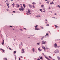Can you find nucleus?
Returning a JSON list of instances; mask_svg holds the SVG:
<instances>
[{
	"label": "nucleus",
	"instance_id": "57",
	"mask_svg": "<svg viewBox=\"0 0 60 60\" xmlns=\"http://www.w3.org/2000/svg\"><path fill=\"white\" fill-rule=\"evenodd\" d=\"M53 18H54V19H55L56 18H55V17H53Z\"/></svg>",
	"mask_w": 60,
	"mask_h": 60
},
{
	"label": "nucleus",
	"instance_id": "30",
	"mask_svg": "<svg viewBox=\"0 0 60 60\" xmlns=\"http://www.w3.org/2000/svg\"><path fill=\"white\" fill-rule=\"evenodd\" d=\"M5 60H7V58H6L4 59Z\"/></svg>",
	"mask_w": 60,
	"mask_h": 60
},
{
	"label": "nucleus",
	"instance_id": "59",
	"mask_svg": "<svg viewBox=\"0 0 60 60\" xmlns=\"http://www.w3.org/2000/svg\"><path fill=\"white\" fill-rule=\"evenodd\" d=\"M42 55H44V53H42Z\"/></svg>",
	"mask_w": 60,
	"mask_h": 60
},
{
	"label": "nucleus",
	"instance_id": "1",
	"mask_svg": "<svg viewBox=\"0 0 60 60\" xmlns=\"http://www.w3.org/2000/svg\"><path fill=\"white\" fill-rule=\"evenodd\" d=\"M54 47L55 48H57V49H58L60 47L59 46H57V44L56 43L54 44Z\"/></svg>",
	"mask_w": 60,
	"mask_h": 60
},
{
	"label": "nucleus",
	"instance_id": "31",
	"mask_svg": "<svg viewBox=\"0 0 60 60\" xmlns=\"http://www.w3.org/2000/svg\"><path fill=\"white\" fill-rule=\"evenodd\" d=\"M49 26V24H47L46 25V26Z\"/></svg>",
	"mask_w": 60,
	"mask_h": 60
},
{
	"label": "nucleus",
	"instance_id": "15",
	"mask_svg": "<svg viewBox=\"0 0 60 60\" xmlns=\"http://www.w3.org/2000/svg\"><path fill=\"white\" fill-rule=\"evenodd\" d=\"M32 50L33 51V52H34V51H35V50H34V48H33Z\"/></svg>",
	"mask_w": 60,
	"mask_h": 60
},
{
	"label": "nucleus",
	"instance_id": "36",
	"mask_svg": "<svg viewBox=\"0 0 60 60\" xmlns=\"http://www.w3.org/2000/svg\"><path fill=\"white\" fill-rule=\"evenodd\" d=\"M33 7V8H35V7L34 5H33V7Z\"/></svg>",
	"mask_w": 60,
	"mask_h": 60
},
{
	"label": "nucleus",
	"instance_id": "13",
	"mask_svg": "<svg viewBox=\"0 0 60 60\" xmlns=\"http://www.w3.org/2000/svg\"><path fill=\"white\" fill-rule=\"evenodd\" d=\"M14 56H15V59H17V56H16V55H15Z\"/></svg>",
	"mask_w": 60,
	"mask_h": 60
},
{
	"label": "nucleus",
	"instance_id": "22",
	"mask_svg": "<svg viewBox=\"0 0 60 60\" xmlns=\"http://www.w3.org/2000/svg\"><path fill=\"white\" fill-rule=\"evenodd\" d=\"M38 26V25H36L35 26V28H36V27H37Z\"/></svg>",
	"mask_w": 60,
	"mask_h": 60
},
{
	"label": "nucleus",
	"instance_id": "12",
	"mask_svg": "<svg viewBox=\"0 0 60 60\" xmlns=\"http://www.w3.org/2000/svg\"><path fill=\"white\" fill-rule=\"evenodd\" d=\"M40 10L41 12H43V11H42V9H40Z\"/></svg>",
	"mask_w": 60,
	"mask_h": 60
},
{
	"label": "nucleus",
	"instance_id": "28",
	"mask_svg": "<svg viewBox=\"0 0 60 60\" xmlns=\"http://www.w3.org/2000/svg\"><path fill=\"white\" fill-rule=\"evenodd\" d=\"M55 27H56L57 28V27H58L57 26V25H55Z\"/></svg>",
	"mask_w": 60,
	"mask_h": 60
},
{
	"label": "nucleus",
	"instance_id": "54",
	"mask_svg": "<svg viewBox=\"0 0 60 60\" xmlns=\"http://www.w3.org/2000/svg\"><path fill=\"white\" fill-rule=\"evenodd\" d=\"M49 9H51V8H50V7H49Z\"/></svg>",
	"mask_w": 60,
	"mask_h": 60
},
{
	"label": "nucleus",
	"instance_id": "52",
	"mask_svg": "<svg viewBox=\"0 0 60 60\" xmlns=\"http://www.w3.org/2000/svg\"><path fill=\"white\" fill-rule=\"evenodd\" d=\"M46 48L47 49H49V48L48 47H46Z\"/></svg>",
	"mask_w": 60,
	"mask_h": 60
},
{
	"label": "nucleus",
	"instance_id": "39",
	"mask_svg": "<svg viewBox=\"0 0 60 60\" xmlns=\"http://www.w3.org/2000/svg\"><path fill=\"white\" fill-rule=\"evenodd\" d=\"M44 51H45H45L46 50V49H44Z\"/></svg>",
	"mask_w": 60,
	"mask_h": 60
},
{
	"label": "nucleus",
	"instance_id": "8",
	"mask_svg": "<svg viewBox=\"0 0 60 60\" xmlns=\"http://www.w3.org/2000/svg\"><path fill=\"white\" fill-rule=\"evenodd\" d=\"M38 50L39 51H41V50L40 49V48H39L38 49Z\"/></svg>",
	"mask_w": 60,
	"mask_h": 60
},
{
	"label": "nucleus",
	"instance_id": "7",
	"mask_svg": "<svg viewBox=\"0 0 60 60\" xmlns=\"http://www.w3.org/2000/svg\"><path fill=\"white\" fill-rule=\"evenodd\" d=\"M16 51H15L13 52V54H14L15 55V54H16Z\"/></svg>",
	"mask_w": 60,
	"mask_h": 60
},
{
	"label": "nucleus",
	"instance_id": "3",
	"mask_svg": "<svg viewBox=\"0 0 60 60\" xmlns=\"http://www.w3.org/2000/svg\"><path fill=\"white\" fill-rule=\"evenodd\" d=\"M28 13H29V14H31V13H30V11H31L30 9H28Z\"/></svg>",
	"mask_w": 60,
	"mask_h": 60
},
{
	"label": "nucleus",
	"instance_id": "26",
	"mask_svg": "<svg viewBox=\"0 0 60 60\" xmlns=\"http://www.w3.org/2000/svg\"><path fill=\"white\" fill-rule=\"evenodd\" d=\"M15 4H14V3H13L12 4V5H13V7H14V5Z\"/></svg>",
	"mask_w": 60,
	"mask_h": 60
},
{
	"label": "nucleus",
	"instance_id": "48",
	"mask_svg": "<svg viewBox=\"0 0 60 60\" xmlns=\"http://www.w3.org/2000/svg\"><path fill=\"white\" fill-rule=\"evenodd\" d=\"M13 12H14V13H15V11H13Z\"/></svg>",
	"mask_w": 60,
	"mask_h": 60
},
{
	"label": "nucleus",
	"instance_id": "35",
	"mask_svg": "<svg viewBox=\"0 0 60 60\" xmlns=\"http://www.w3.org/2000/svg\"><path fill=\"white\" fill-rule=\"evenodd\" d=\"M9 3H8H8H7V6H9Z\"/></svg>",
	"mask_w": 60,
	"mask_h": 60
},
{
	"label": "nucleus",
	"instance_id": "37",
	"mask_svg": "<svg viewBox=\"0 0 60 60\" xmlns=\"http://www.w3.org/2000/svg\"><path fill=\"white\" fill-rule=\"evenodd\" d=\"M52 4H54V2H53L52 1Z\"/></svg>",
	"mask_w": 60,
	"mask_h": 60
},
{
	"label": "nucleus",
	"instance_id": "44",
	"mask_svg": "<svg viewBox=\"0 0 60 60\" xmlns=\"http://www.w3.org/2000/svg\"><path fill=\"white\" fill-rule=\"evenodd\" d=\"M10 27H12V26H9Z\"/></svg>",
	"mask_w": 60,
	"mask_h": 60
},
{
	"label": "nucleus",
	"instance_id": "24",
	"mask_svg": "<svg viewBox=\"0 0 60 60\" xmlns=\"http://www.w3.org/2000/svg\"><path fill=\"white\" fill-rule=\"evenodd\" d=\"M9 49L10 50H13V49H11V48H9Z\"/></svg>",
	"mask_w": 60,
	"mask_h": 60
},
{
	"label": "nucleus",
	"instance_id": "45",
	"mask_svg": "<svg viewBox=\"0 0 60 60\" xmlns=\"http://www.w3.org/2000/svg\"><path fill=\"white\" fill-rule=\"evenodd\" d=\"M45 21H47V22H48V20H47V19H45Z\"/></svg>",
	"mask_w": 60,
	"mask_h": 60
},
{
	"label": "nucleus",
	"instance_id": "5",
	"mask_svg": "<svg viewBox=\"0 0 60 60\" xmlns=\"http://www.w3.org/2000/svg\"><path fill=\"white\" fill-rule=\"evenodd\" d=\"M22 50L23 52H22V53H25V52L24 51V49H22Z\"/></svg>",
	"mask_w": 60,
	"mask_h": 60
},
{
	"label": "nucleus",
	"instance_id": "62",
	"mask_svg": "<svg viewBox=\"0 0 60 60\" xmlns=\"http://www.w3.org/2000/svg\"><path fill=\"white\" fill-rule=\"evenodd\" d=\"M50 12H51V13H52V11H50Z\"/></svg>",
	"mask_w": 60,
	"mask_h": 60
},
{
	"label": "nucleus",
	"instance_id": "41",
	"mask_svg": "<svg viewBox=\"0 0 60 60\" xmlns=\"http://www.w3.org/2000/svg\"><path fill=\"white\" fill-rule=\"evenodd\" d=\"M21 8H23V6H22V5H21Z\"/></svg>",
	"mask_w": 60,
	"mask_h": 60
},
{
	"label": "nucleus",
	"instance_id": "40",
	"mask_svg": "<svg viewBox=\"0 0 60 60\" xmlns=\"http://www.w3.org/2000/svg\"><path fill=\"white\" fill-rule=\"evenodd\" d=\"M46 35H49V34L48 33H46Z\"/></svg>",
	"mask_w": 60,
	"mask_h": 60
},
{
	"label": "nucleus",
	"instance_id": "43",
	"mask_svg": "<svg viewBox=\"0 0 60 60\" xmlns=\"http://www.w3.org/2000/svg\"><path fill=\"white\" fill-rule=\"evenodd\" d=\"M21 45L22 46L23 45H22V42H21Z\"/></svg>",
	"mask_w": 60,
	"mask_h": 60
},
{
	"label": "nucleus",
	"instance_id": "6",
	"mask_svg": "<svg viewBox=\"0 0 60 60\" xmlns=\"http://www.w3.org/2000/svg\"><path fill=\"white\" fill-rule=\"evenodd\" d=\"M46 41H45L44 42V43H41L42 44H46Z\"/></svg>",
	"mask_w": 60,
	"mask_h": 60
},
{
	"label": "nucleus",
	"instance_id": "29",
	"mask_svg": "<svg viewBox=\"0 0 60 60\" xmlns=\"http://www.w3.org/2000/svg\"><path fill=\"white\" fill-rule=\"evenodd\" d=\"M49 1H47L46 2V3L47 4H49Z\"/></svg>",
	"mask_w": 60,
	"mask_h": 60
},
{
	"label": "nucleus",
	"instance_id": "20",
	"mask_svg": "<svg viewBox=\"0 0 60 60\" xmlns=\"http://www.w3.org/2000/svg\"><path fill=\"white\" fill-rule=\"evenodd\" d=\"M32 4H34H34H36V3L34 2H33L32 3Z\"/></svg>",
	"mask_w": 60,
	"mask_h": 60
},
{
	"label": "nucleus",
	"instance_id": "64",
	"mask_svg": "<svg viewBox=\"0 0 60 60\" xmlns=\"http://www.w3.org/2000/svg\"><path fill=\"white\" fill-rule=\"evenodd\" d=\"M49 58H51V57H50V56H49Z\"/></svg>",
	"mask_w": 60,
	"mask_h": 60
},
{
	"label": "nucleus",
	"instance_id": "19",
	"mask_svg": "<svg viewBox=\"0 0 60 60\" xmlns=\"http://www.w3.org/2000/svg\"><path fill=\"white\" fill-rule=\"evenodd\" d=\"M44 5H41V7H44Z\"/></svg>",
	"mask_w": 60,
	"mask_h": 60
},
{
	"label": "nucleus",
	"instance_id": "25",
	"mask_svg": "<svg viewBox=\"0 0 60 60\" xmlns=\"http://www.w3.org/2000/svg\"><path fill=\"white\" fill-rule=\"evenodd\" d=\"M23 6H24V8H25V7H26V6H25V4H23Z\"/></svg>",
	"mask_w": 60,
	"mask_h": 60
},
{
	"label": "nucleus",
	"instance_id": "38",
	"mask_svg": "<svg viewBox=\"0 0 60 60\" xmlns=\"http://www.w3.org/2000/svg\"><path fill=\"white\" fill-rule=\"evenodd\" d=\"M43 58L42 57H41L40 58V59H42Z\"/></svg>",
	"mask_w": 60,
	"mask_h": 60
},
{
	"label": "nucleus",
	"instance_id": "4",
	"mask_svg": "<svg viewBox=\"0 0 60 60\" xmlns=\"http://www.w3.org/2000/svg\"><path fill=\"white\" fill-rule=\"evenodd\" d=\"M19 10L20 11H22V10H24V8H19Z\"/></svg>",
	"mask_w": 60,
	"mask_h": 60
},
{
	"label": "nucleus",
	"instance_id": "51",
	"mask_svg": "<svg viewBox=\"0 0 60 60\" xmlns=\"http://www.w3.org/2000/svg\"><path fill=\"white\" fill-rule=\"evenodd\" d=\"M45 24H47V22H45Z\"/></svg>",
	"mask_w": 60,
	"mask_h": 60
},
{
	"label": "nucleus",
	"instance_id": "10",
	"mask_svg": "<svg viewBox=\"0 0 60 60\" xmlns=\"http://www.w3.org/2000/svg\"><path fill=\"white\" fill-rule=\"evenodd\" d=\"M35 30H37V31H38V30H40V29H37V28H36L35 29Z\"/></svg>",
	"mask_w": 60,
	"mask_h": 60
},
{
	"label": "nucleus",
	"instance_id": "33",
	"mask_svg": "<svg viewBox=\"0 0 60 60\" xmlns=\"http://www.w3.org/2000/svg\"><path fill=\"white\" fill-rule=\"evenodd\" d=\"M20 30L21 31H23V30L22 29H20Z\"/></svg>",
	"mask_w": 60,
	"mask_h": 60
},
{
	"label": "nucleus",
	"instance_id": "17",
	"mask_svg": "<svg viewBox=\"0 0 60 60\" xmlns=\"http://www.w3.org/2000/svg\"><path fill=\"white\" fill-rule=\"evenodd\" d=\"M29 7H30V8H31V7H32V5H29Z\"/></svg>",
	"mask_w": 60,
	"mask_h": 60
},
{
	"label": "nucleus",
	"instance_id": "16",
	"mask_svg": "<svg viewBox=\"0 0 60 60\" xmlns=\"http://www.w3.org/2000/svg\"><path fill=\"white\" fill-rule=\"evenodd\" d=\"M41 17L40 15H37L36 16V17H37V18H39V17Z\"/></svg>",
	"mask_w": 60,
	"mask_h": 60
},
{
	"label": "nucleus",
	"instance_id": "42",
	"mask_svg": "<svg viewBox=\"0 0 60 60\" xmlns=\"http://www.w3.org/2000/svg\"><path fill=\"white\" fill-rule=\"evenodd\" d=\"M2 51H3V52H4L5 50H4L3 49V50H2Z\"/></svg>",
	"mask_w": 60,
	"mask_h": 60
},
{
	"label": "nucleus",
	"instance_id": "21",
	"mask_svg": "<svg viewBox=\"0 0 60 60\" xmlns=\"http://www.w3.org/2000/svg\"><path fill=\"white\" fill-rule=\"evenodd\" d=\"M57 7H59V8H60V5H57Z\"/></svg>",
	"mask_w": 60,
	"mask_h": 60
},
{
	"label": "nucleus",
	"instance_id": "47",
	"mask_svg": "<svg viewBox=\"0 0 60 60\" xmlns=\"http://www.w3.org/2000/svg\"><path fill=\"white\" fill-rule=\"evenodd\" d=\"M46 36H46V35L45 36V38H46L47 37Z\"/></svg>",
	"mask_w": 60,
	"mask_h": 60
},
{
	"label": "nucleus",
	"instance_id": "56",
	"mask_svg": "<svg viewBox=\"0 0 60 60\" xmlns=\"http://www.w3.org/2000/svg\"><path fill=\"white\" fill-rule=\"evenodd\" d=\"M26 14H27V15H29V14H28V13H27Z\"/></svg>",
	"mask_w": 60,
	"mask_h": 60
},
{
	"label": "nucleus",
	"instance_id": "58",
	"mask_svg": "<svg viewBox=\"0 0 60 60\" xmlns=\"http://www.w3.org/2000/svg\"><path fill=\"white\" fill-rule=\"evenodd\" d=\"M43 12H45V11H43Z\"/></svg>",
	"mask_w": 60,
	"mask_h": 60
},
{
	"label": "nucleus",
	"instance_id": "63",
	"mask_svg": "<svg viewBox=\"0 0 60 60\" xmlns=\"http://www.w3.org/2000/svg\"><path fill=\"white\" fill-rule=\"evenodd\" d=\"M53 60H56V59H53Z\"/></svg>",
	"mask_w": 60,
	"mask_h": 60
},
{
	"label": "nucleus",
	"instance_id": "49",
	"mask_svg": "<svg viewBox=\"0 0 60 60\" xmlns=\"http://www.w3.org/2000/svg\"><path fill=\"white\" fill-rule=\"evenodd\" d=\"M57 14H56V13H55V14H54V15H57Z\"/></svg>",
	"mask_w": 60,
	"mask_h": 60
},
{
	"label": "nucleus",
	"instance_id": "60",
	"mask_svg": "<svg viewBox=\"0 0 60 60\" xmlns=\"http://www.w3.org/2000/svg\"><path fill=\"white\" fill-rule=\"evenodd\" d=\"M6 35V37H7V38L8 37V36Z\"/></svg>",
	"mask_w": 60,
	"mask_h": 60
},
{
	"label": "nucleus",
	"instance_id": "50",
	"mask_svg": "<svg viewBox=\"0 0 60 60\" xmlns=\"http://www.w3.org/2000/svg\"><path fill=\"white\" fill-rule=\"evenodd\" d=\"M44 41H42V43H44Z\"/></svg>",
	"mask_w": 60,
	"mask_h": 60
},
{
	"label": "nucleus",
	"instance_id": "34",
	"mask_svg": "<svg viewBox=\"0 0 60 60\" xmlns=\"http://www.w3.org/2000/svg\"><path fill=\"white\" fill-rule=\"evenodd\" d=\"M42 48H43V49H45V47H43H43H42Z\"/></svg>",
	"mask_w": 60,
	"mask_h": 60
},
{
	"label": "nucleus",
	"instance_id": "14",
	"mask_svg": "<svg viewBox=\"0 0 60 60\" xmlns=\"http://www.w3.org/2000/svg\"><path fill=\"white\" fill-rule=\"evenodd\" d=\"M57 58L59 60H60V58L59 57V56H58L57 57Z\"/></svg>",
	"mask_w": 60,
	"mask_h": 60
},
{
	"label": "nucleus",
	"instance_id": "27",
	"mask_svg": "<svg viewBox=\"0 0 60 60\" xmlns=\"http://www.w3.org/2000/svg\"><path fill=\"white\" fill-rule=\"evenodd\" d=\"M37 44L38 45H40V43H37Z\"/></svg>",
	"mask_w": 60,
	"mask_h": 60
},
{
	"label": "nucleus",
	"instance_id": "46",
	"mask_svg": "<svg viewBox=\"0 0 60 60\" xmlns=\"http://www.w3.org/2000/svg\"><path fill=\"white\" fill-rule=\"evenodd\" d=\"M40 60V59L39 58L37 60Z\"/></svg>",
	"mask_w": 60,
	"mask_h": 60
},
{
	"label": "nucleus",
	"instance_id": "32",
	"mask_svg": "<svg viewBox=\"0 0 60 60\" xmlns=\"http://www.w3.org/2000/svg\"><path fill=\"white\" fill-rule=\"evenodd\" d=\"M44 38V36L41 39V40H43V39Z\"/></svg>",
	"mask_w": 60,
	"mask_h": 60
},
{
	"label": "nucleus",
	"instance_id": "61",
	"mask_svg": "<svg viewBox=\"0 0 60 60\" xmlns=\"http://www.w3.org/2000/svg\"><path fill=\"white\" fill-rule=\"evenodd\" d=\"M24 29H25V30H26V28H24Z\"/></svg>",
	"mask_w": 60,
	"mask_h": 60
},
{
	"label": "nucleus",
	"instance_id": "23",
	"mask_svg": "<svg viewBox=\"0 0 60 60\" xmlns=\"http://www.w3.org/2000/svg\"><path fill=\"white\" fill-rule=\"evenodd\" d=\"M45 57L47 59H49V58L47 57L46 56H45Z\"/></svg>",
	"mask_w": 60,
	"mask_h": 60
},
{
	"label": "nucleus",
	"instance_id": "53",
	"mask_svg": "<svg viewBox=\"0 0 60 60\" xmlns=\"http://www.w3.org/2000/svg\"><path fill=\"white\" fill-rule=\"evenodd\" d=\"M50 4H52V2L50 3Z\"/></svg>",
	"mask_w": 60,
	"mask_h": 60
},
{
	"label": "nucleus",
	"instance_id": "11",
	"mask_svg": "<svg viewBox=\"0 0 60 60\" xmlns=\"http://www.w3.org/2000/svg\"><path fill=\"white\" fill-rule=\"evenodd\" d=\"M43 10L44 11H46V9H45V8L43 7Z\"/></svg>",
	"mask_w": 60,
	"mask_h": 60
},
{
	"label": "nucleus",
	"instance_id": "55",
	"mask_svg": "<svg viewBox=\"0 0 60 60\" xmlns=\"http://www.w3.org/2000/svg\"><path fill=\"white\" fill-rule=\"evenodd\" d=\"M19 60H20V58H19Z\"/></svg>",
	"mask_w": 60,
	"mask_h": 60
},
{
	"label": "nucleus",
	"instance_id": "9",
	"mask_svg": "<svg viewBox=\"0 0 60 60\" xmlns=\"http://www.w3.org/2000/svg\"><path fill=\"white\" fill-rule=\"evenodd\" d=\"M4 40H3V42L2 43V45H3L4 44Z\"/></svg>",
	"mask_w": 60,
	"mask_h": 60
},
{
	"label": "nucleus",
	"instance_id": "2",
	"mask_svg": "<svg viewBox=\"0 0 60 60\" xmlns=\"http://www.w3.org/2000/svg\"><path fill=\"white\" fill-rule=\"evenodd\" d=\"M59 50L57 49L55 50L54 52L56 54V53H59Z\"/></svg>",
	"mask_w": 60,
	"mask_h": 60
},
{
	"label": "nucleus",
	"instance_id": "18",
	"mask_svg": "<svg viewBox=\"0 0 60 60\" xmlns=\"http://www.w3.org/2000/svg\"><path fill=\"white\" fill-rule=\"evenodd\" d=\"M16 5H17V7H19V5L18 4H16Z\"/></svg>",
	"mask_w": 60,
	"mask_h": 60
}]
</instances>
